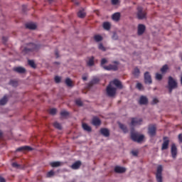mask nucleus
<instances>
[{
  "label": "nucleus",
  "instance_id": "obj_1",
  "mask_svg": "<svg viewBox=\"0 0 182 182\" xmlns=\"http://www.w3.org/2000/svg\"><path fill=\"white\" fill-rule=\"evenodd\" d=\"M177 81L173 78V77L169 76L168 80V89L170 94L172 93L173 89H177Z\"/></svg>",
  "mask_w": 182,
  "mask_h": 182
},
{
  "label": "nucleus",
  "instance_id": "obj_2",
  "mask_svg": "<svg viewBox=\"0 0 182 182\" xmlns=\"http://www.w3.org/2000/svg\"><path fill=\"white\" fill-rule=\"evenodd\" d=\"M37 49H39V46L30 43L27 45L26 48H24L23 50H22V53L26 55V53H29V52H33V50H37Z\"/></svg>",
  "mask_w": 182,
  "mask_h": 182
},
{
  "label": "nucleus",
  "instance_id": "obj_3",
  "mask_svg": "<svg viewBox=\"0 0 182 182\" xmlns=\"http://www.w3.org/2000/svg\"><path fill=\"white\" fill-rule=\"evenodd\" d=\"M136 16H137V18L139 20L146 19V18H147V12L143 10V8L141 6H138Z\"/></svg>",
  "mask_w": 182,
  "mask_h": 182
},
{
  "label": "nucleus",
  "instance_id": "obj_4",
  "mask_svg": "<svg viewBox=\"0 0 182 182\" xmlns=\"http://www.w3.org/2000/svg\"><path fill=\"white\" fill-rule=\"evenodd\" d=\"M131 139L133 141L136 143H141L144 140V135H140L137 133H131Z\"/></svg>",
  "mask_w": 182,
  "mask_h": 182
},
{
  "label": "nucleus",
  "instance_id": "obj_5",
  "mask_svg": "<svg viewBox=\"0 0 182 182\" xmlns=\"http://www.w3.org/2000/svg\"><path fill=\"white\" fill-rule=\"evenodd\" d=\"M112 63L114 65L109 64V65L103 66V69L105 70H113L116 72V70H119V61H113Z\"/></svg>",
  "mask_w": 182,
  "mask_h": 182
},
{
  "label": "nucleus",
  "instance_id": "obj_6",
  "mask_svg": "<svg viewBox=\"0 0 182 182\" xmlns=\"http://www.w3.org/2000/svg\"><path fill=\"white\" fill-rule=\"evenodd\" d=\"M106 90H107V96H109V97H113L116 95V92H117V89H116V87H112V85L109 84L107 87Z\"/></svg>",
  "mask_w": 182,
  "mask_h": 182
},
{
  "label": "nucleus",
  "instance_id": "obj_7",
  "mask_svg": "<svg viewBox=\"0 0 182 182\" xmlns=\"http://www.w3.org/2000/svg\"><path fill=\"white\" fill-rule=\"evenodd\" d=\"M161 173H163V166L161 165H159L157 167L156 173V178L157 182H163V176Z\"/></svg>",
  "mask_w": 182,
  "mask_h": 182
},
{
  "label": "nucleus",
  "instance_id": "obj_8",
  "mask_svg": "<svg viewBox=\"0 0 182 182\" xmlns=\"http://www.w3.org/2000/svg\"><path fill=\"white\" fill-rule=\"evenodd\" d=\"M157 132V127L156 125H150L148 128V134L150 137H154L156 136V133Z\"/></svg>",
  "mask_w": 182,
  "mask_h": 182
},
{
  "label": "nucleus",
  "instance_id": "obj_9",
  "mask_svg": "<svg viewBox=\"0 0 182 182\" xmlns=\"http://www.w3.org/2000/svg\"><path fill=\"white\" fill-rule=\"evenodd\" d=\"M144 82L146 85H151L153 83V80H151V75H150V73L146 72L144 75Z\"/></svg>",
  "mask_w": 182,
  "mask_h": 182
},
{
  "label": "nucleus",
  "instance_id": "obj_10",
  "mask_svg": "<svg viewBox=\"0 0 182 182\" xmlns=\"http://www.w3.org/2000/svg\"><path fill=\"white\" fill-rule=\"evenodd\" d=\"M87 66L92 68V66H95V57H87L86 60Z\"/></svg>",
  "mask_w": 182,
  "mask_h": 182
},
{
  "label": "nucleus",
  "instance_id": "obj_11",
  "mask_svg": "<svg viewBox=\"0 0 182 182\" xmlns=\"http://www.w3.org/2000/svg\"><path fill=\"white\" fill-rule=\"evenodd\" d=\"M143 119L141 118H132L131 126H137L141 124Z\"/></svg>",
  "mask_w": 182,
  "mask_h": 182
},
{
  "label": "nucleus",
  "instance_id": "obj_12",
  "mask_svg": "<svg viewBox=\"0 0 182 182\" xmlns=\"http://www.w3.org/2000/svg\"><path fill=\"white\" fill-rule=\"evenodd\" d=\"M168 144H170V140L167 139V136H164L161 150H167V149H168Z\"/></svg>",
  "mask_w": 182,
  "mask_h": 182
},
{
  "label": "nucleus",
  "instance_id": "obj_13",
  "mask_svg": "<svg viewBox=\"0 0 182 182\" xmlns=\"http://www.w3.org/2000/svg\"><path fill=\"white\" fill-rule=\"evenodd\" d=\"M171 153L173 159H176L177 157V146H176V144H172Z\"/></svg>",
  "mask_w": 182,
  "mask_h": 182
},
{
  "label": "nucleus",
  "instance_id": "obj_14",
  "mask_svg": "<svg viewBox=\"0 0 182 182\" xmlns=\"http://www.w3.org/2000/svg\"><path fill=\"white\" fill-rule=\"evenodd\" d=\"M146 31V26L144 24H139L138 25V31L137 34L140 36L144 33Z\"/></svg>",
  "mask_w": 182,
  "mask_h": 182
},
{
  "label": "nucleus",
  "instance_id": "obj_15",
  "mask_svg": "<svg viewBox=\"0 0 182 182\" xmlns=\"http://www.w3.org/2000/svg\"><path fill=\"white\" fill-rule=\"evenodd\" d=\"M114 172L118 173L119 174H123V173H126V168L122 166H115Z\"/></svg>",
  "mask_w": 182,
  "mask_h": 182
},
{
  "label": "nucleus",
  "instance_id": "obj_16",
  "mask_svg": "<svg viewBox=\"0 0 182 182\" xmlns=\"http://www.w3.org/2000/svg\"><path fill=\"white\" fill-rule=\"evenodd\" d=\"M13 70L14 72H16V73H25L26 72V69L23 67H15L13 68Z\"/></svg>",
  "mask_w": 182,
  "mask_h": 182
},
{
  "label": "nucleus",
  "instance_id": "obj_17",
  "mask_svg": "<svg viewBox=\"0 0 182 182\" xmlns=\"http://www.w3.org/2000/svg\"><path fill=\"white\" fill-rule=\"evenodd\" d=\"M80 166H82V162L80 161H77L73 164L71 168H73V170H78V168H80Z\"/></svg>",
  "mask_w": 182,
  "mask_h": 182
},
{
  "label": "nucleus",
  "instance_id": "obj_18",
  "mask_svg": "<svg viewBox=\"0 0 182 182\" xmlns=\"http://www.w3.org/2000/svg\"><path fill=\"white\" fill-rule=\"evenodd\" d=\"M113 85H114V86H116V87H117L118 89H123V85H122V82H120V80H117V79H114L112 81Z\"/></svg>",
  "mask_w": 182,
  "mask_h": 182
},
{
  "label": "nucleus",
  "instance_id": "obj_19",
  "mask_svg": "<svg viewBox=\"0 0 182 182\" xmlns=\"http://www.w3.org/2000/svg\"><path fill=\"white\" fill-rule=\"evenodd\" d=\"M32 151V148L28 146H21L16 149V151Z\"/></svg>",
  "mask_w": 182,
  "mask_h": 182
},
{
  "label": "nucleus",
  "instance_id": "obj_20",
  "mask_svg": "<svg viewBox=\"0 0 182 182\" xmlns=\"http://www.w3.org/2000/svg\"><path fill=\"white\" fill-rule=\"evenodd\" d=\"M100 133H101V134L105 136V137H109V136H110V132L109 131V129H107L106 128L101 129Z\"/></svg>",
  "mask_w": 182,
  "mask_h": 182
},
{
  "label": "nucleus",
  "instance_id": "obj_21",
  "mask_svg": "<svg viewBox=\"0 0 182 182\" xmlns=\"http://www.w3.org/2000/svg\"><path fill=\"white\" fill-rule=\"evenodd\" d=\"M99 82H100V80L98 77H93L92 80L88 83V86L92 87L93 85H97V83H99Z\"/></svg>",
  "mask_w": 182,
  "mask_h": 182
},
{
  "label": "nucleus",
  "instance_id": "obj_22",
  "mask_svg": "<svg viewBox=\"0 0 182 182\" xmlns=\"http://www.w3.org/2000/svg\"><path fill=\"white\" fill-rule=\"evenodd\" d=\"M149 100L144 96H141L139 99V105H147Z\"/></svg>",
  "mask_w": 182,
  "mask_h": 182
},
{
  "label": "nucleus",
  "instance_id": "obj_23",
  "mask_svg": "<svg viewBox=\"0 0 182 182\" xmlns=\"http://www.w3.org/2000/svg\"><path fill=\"white\" fill-rule=\"evenodd\" d=\"M36 27V25L33 23H28L26 24V28L27 29L35 30Z\"/></svg>",
  "mask_w": 182,
  "mask_h": 182
},
{
  "label": "nucleus",
  "instance_id": "obj_24",
  "mask_svg": "<svg viewBox=\"0 0 182 182\" xmlns=\"http://www.w3.org/2000/svg\"><path fill=\"white\" fill-rule=\"evenodd\" d=\"M102 122L100 121V119L97 117H94L92 119V124L94 126H100Z\"/></svg>",
  "mask_w": 182,
  "mask_h": 182
},
{
  "label": "nucleus",
  "instance_id": "obj_25",
  "mask_svg": "<svg viewBox=\"0 0 182 182\" xmlns=\"http://www.w3.org/2000/svg\"><path fill=\"white\" fill-rule=\"evenodd\" d=\"M102 27L105 31H110L111 25L110 23L106 21L102 24Z\"/></svg>",
  "mask_w": 182,
  "mask_h": 182
},
{
  "label": "nucleus",
  "instance_id": "obj_26",
  "mask_svg": "<svg viewBox=\"0 0 182 182\" xmlns=\"http://www.w3.org/2000/svg\"><path fill=\"white\" fill-rule=\"evenodd\" d=\"M51 167H60L62 166V162L60 161H53L50 163Z\"/></svg>",
  "mask_w": 182,
  "mask_h": 182
},
{
  "label": "nucleus",
  "instance_id": "obj_27",
  "mask_svg": "<svg viewBox=\"0 0 182 182\" xmlns=\"http://www.w3.org/2000/svg\"><path fill=\"white\" fill-rule=\"evenodd\" d=\"M65 85L68 87H73V82H72V80H70V78H66L65 79Z\"/></svg>",
  "mask_w": 182,
  "mask_h": 182
},
{
  "label": "nucleus",
  "instance_id": "obj_28",
  "mask_svg": "<svg viewBox=\"0 0 182 182\" xmlns=\"http://www.w3.org/2000/svg\"><path fill=\"white\" fill-rule=\"evenodd\" d=\"M112 19L113 21H116L117 22L118 21H120V13H115L112 15Z\"/></svg>",
  "mask_w": 182,
  "mask_h": 182
},
{
  "label": "nucleus",
  "instance_id": "obj_29",
  "mask_svg": "<svg viewBox=\"0 0 182 182\" xmlns=\"http://www.w3.org/2000/svg\"><path fill=\"white\" fill-rule=\"evenodd\" d=\"M119 128L121 129V130H122V132H124V133H127V132H129V130L127 129V127L122 123L119 124Z\"/></svg>",
  "mask_w": 182,
  "mask_h": 182
},
{
  "label": "nucleus",
  "instance_id": "obj_30",
  "mask_svg": "<svg viewBox=\"0 0 182 182\" xmlns=\"http://www.w3.org/2000/svg\"><path fill=\"white\" fill-rule=\"evenodd\" d=\"M77 16L78 18H85V16H86V13L85 12V10H80L78 12H77Z\"/></svg>",
  "mask_w": 182,
  "mask_h": 182
},
{
  "label": "nucleus",
  "instance_id": "obj_31",
  "mask_svg": "<svg viewBox=\"0 0 182 182\" xmlns=\"http://www.w3.org/2000/svg\"><path fill=\"white\" fill-rule=\"evenodd\" d=\"M133 75L135 77H139V76H140V70L138 68H135L134 69Z\"/></svg>",
  "mask_w": 182,
  "mask_h": 182
},
{
  "label": "nucleus",
  "instance_id": "obj_32",
  "mask_svg": "<svg viewBox=\"0 0 182 182\" xmlns=\"http://www.w3.org/2000/svg\"><path fill=\"white\" fill-rule=\"evenodd\" d=\"M7 102H8V97L5 95L1 100H0V105L1 106H4V105H6Z\"/></svg>",
  "mask_w": 182,
  "mask_h": 182
},
{
  "label": "nucleus",
  "instance_id": "obj_33",
  "mask_svg": "<svg viewBox=\"0 0 182 182\" xmlns=\"http://www.w3.org/2000/svg\"><path fill=\"white\" fill-rule=\"evenodd\" d=\"M82 129H84L85 132H92V127L85 123L82 124Z\"/></svg>",
  "mask_w": 182,
  "mask_h": 182
},
{
  "label": "nucleus",
  "instance_id": "obj_34",
  "mask_svg": "<svg viewBox=\"0 0 182 182\" xmlns=\"http://www.w3.org/2000/svg\"><path fill=\"white\" fill-rule=\"evenodd\" d=\"M94 40L95 42H101V41H103V37H102L100 35H95L94 36Z\"/></svg>",
  "mask_w": 182,
  "mask_h": 182
},
{
  "label": "nucleus",
  "instance_id": "obj_35",
  "mask_svg": "<svg viewBox=\"0 0 182 182\" xmlns=\"http://www.w3.org/2000/svg\"><path fill=\"white\" fill-rule=\"evenodd\" d=\"M28 63L29 66H31V68H33V69H35L36 68V65H35V61H33L32 60H28Z\"/></svg>",
  "mask_w": 182,
  "mask_h": 182
},
{
  "label": "nucleus",
  "instance_id": "obj_36",
  "mask_svg": "<svg viewBox=\"0 0 182 182\" xmlns=\"http://www.w3.org/2000/svg\"><path fill=\"white\" fill-rule=\"evenodd\" d=\"M168 70V65H164L161 68V72L162 73H166Z\"/></svg>",
  "mask_w": 182,
  "mask_h": 182
},
{
  "label": "nucleus",
  "instance_id": "obj_37",
  "mask_svg": "<svg viewBox=\"0 0 182 182\" xmlns=\"http://www.w3.org/2000/svg\"><path fill=\"white\" fill-rule=\"evenodd\" d=\"M53 126L55 129H58V130H62V125L58 122H54Z\"/></svg>",
  "mask_w": 182,
  "mask_h": 182
},
{
  "label": "nucleus",
  "instance_id": "obj_38",
  "mask_svg": "<svg viewBox=\"0 0 182 182\" xmlns=\"http://www.w3.org/2000/svg\"><path fill=\"white\" fill-rule=\"evenodd\" d=\"M9 85H11V86H14V87H16V86H18V82L14 80H11L9 82Z\"/></svg>",
  "mask_w": 182,
  "mask_h": 182
},
{
  "label": "nucleus",
  "instance_id": "obj_39",
  "mask_svg": "<svg viewBox=\"0 0 182 182\" xmlns=\"http://www.w3.org/2000/svg\"><path fill=\"white\" fill-rule=\"evenodd\" d=\"M69 115V112L68 111H62L60 112V116H62V117H67V116Z\"/></svg>",
  "mask_w": 182,
  "mask_h": 182
},
{
  "label": "nucleus",
  "instance_id": "obj_40",
  "mask_svg": "<svg viewBox=\"0 0 182 182\" xmlns=\"http://www.w3.org/2000/svg\"><path fill=\"white\" fill-rule=\"evenodd\" d=\"M106 63H107V60L106 58H102L101 60V66H102V68H103V66H107V65H106Z\"/></svg>",
  "mask_w": 182,
  "mask_h": 182
},
{
  "label": "nucleus",
  "instance_id": "obj_41",
  "mask_svg": "<svg viewBox=\"0 0 182 182\" xmlns=\"http://www.w3.org/2000/svg\"><path fill=\"white\" fill-rule=\"evenodd\" d=\"M156 80H161V79H163V75H161L160 73H156Z\"/></svg>",
  "mask_w": 182,
  "mask_h": 182
},
{
  "label": "nucleus",
  "instance_id": "obj_42",
  "mask_svg": "<svg viewBox=\"0 0 182 182\" xmlns=\"http://www.w3.org/2000/svg\"><path fill=\"white\" fill-rule=\"evenodd\" d=\"M98 48L100 50H102L103 52H105L106 50V48H105L102 43H100Z\"/></svg>",
  "mask_w": 182,
  "mask_h": 182
},
{
  "label": "nucleus",
  "instance_id": "obj_43",
  "mask_svg": "<svg viewBox=\"0 0 182 182\" xmlns=\"http://www.w3.org/2000/svg\"><path fill=\"white\" fill-rule=\"evenodd\" d=\"M75 105H77V106H83V102L80 100H75Z\"/></svg>",
  "mask_w": 182,
  "mask_h": 182
},
{
  "label": "nucleus",
  "instance_id": "obj_44",
  "mask_svg": "<svg viewBox=\"0 0 182 182\" xmlns=\"http://www.w3.org/2000/svg\"><path fill=\"white\" fill-rule=\"evenodd\" d=\"M60 80H62V78L60 77L58 75L55 77V83H60Z\"/></svg>",
  "mask_w": 182,
  "mask_h": 182
},
{
  "label": "nucleus",
  "instance_id": "obj_45",
  "mask_svg": "<svg viewBox=\"0 0 182 182\" xmlns=\"http://www.w3.org/2000/svg\"><path fill=\"white\" fill-rule=\"evenodd\" d=\"M136 89H138L139 90H143V85H141V83L138 82L136 84Z\"/></svg>",
  "mask_w": 182,
  "mask_h": 182
},
{
  "label": "nucleus",
  "instance_id": "obj_46",
  "mask_svg": "<svg viewBox=\"0 0 182 182\" xmlns=\"http://www.w3.org/2000/svg\"><path fill=\"white\" fill-rule=\"evenodd\" d=\"M49 113L50 114H56V109L55 108H53V109H50V111H49Z\"/></svg>",
  "mask_w": 182,
  "mask_h": 182
},
{
  "label": "nucleus",
  "instance_id": "obj_47",
  "mask_svg": "<svg viewBox=\"0 0 182 182\" xmlns=\"http://www.w3.org/2000/svg\"><path fill=\"white\" fill-rule=\"evenodd\" d=\"M131 154H132V156H134V157H137V156H139V151H131Z\"/></svg>",
  "mask_w": 182,
  "mask_h": 182
},
{
  "label": "nucleus",
  "instance_id": "obj_48",
  "mask_svg": "<svg viewBox=\"0 0 182 182\" xmlns=\"http://www.w3.org/2000/svg\"><path fill=\"white\" fill-rule=\"evenodd\" d=\"M55 175V172L53 171H50L47 173V177H52V176Z\"/></svg>",
  "mask_w": 182,
  "mask_h": 182
},
{
  "label": "nucleus",
  "instance_id": "obj_49",
  "mask_svg": "<svg viewBox=\"0 0 182 182\" xmlns=\"http://www.w3.org/2000/svg\"><path fill=\"white\" fill-rule=\"evenodd\" d=\"M156 103H159V100L157 98H154L152 100L151 104L152 105H156Z\"/></svg>",
  "mask_w": 182,
  "mask_h": 182
},
{
  "label": "nucleus",
  "instance_id": "obj_50",
  "mask_svg": "<svg viewBox=\"0 0 182 182\" xmlns=\"http://www.w3.org/2000/svg\"><path fill=\"white\" fill-rule=\"evenodd\" d=\"M118 38L119 37L117 36V34L114 33L112 36V39H114V41H117Z\"/></svg>",
  "mask_w": 182,
  "mask_h": 182
},
{
  "label": "nucleus",
  "instance_id": "obj_51",
  "mask_svg": "<svg viewBox=\"0 0 182 182\" xmlns=\"http://www.w3.org/2000/svg\"><path fill=\"white\" fill-rule=\"evenodd\" d=\"M12 166H13V167H15L16 168H18L20 167V165L18 164L16 162H14V163L12 164Z\"/></svg>",
  "mask_w": 182,
  "mask_h": 182
},
{
  "label": "nucleus",
  "instance_id": "obj_52",
  "mask_svg": "<svg viewBox=\"0 0 182 182\" xmlns=\"http://www.w3.org/2000/svg\"><path fill=\"white\" fill-rule=\"evenodd\" d=\"M119 4V0H112V5H117Z\"/></svg>",
  "mask_w": 182,
  "mask_h": 182
},
{
  "label": "nucleus",
  "instance_id": "obj_53",
  "mask_svg": "<svg viewBox=\"0 0 182 182\" xmlns=\"http://www.w3.org/2000/svg\"><path fill=\"white\" fill-rule=\"evenodd\" d=\"M178 140L181 143H182V134H178Z\"/></svg>",
  "mask_w": 182,
  "mask_h": 182
},
{
  "label": "nucleus",
  "instance_id": "obj_54",
  "mask_svg": "<svg viewBox=\"0 0 182 182\" xmlns=\"http://www.w3.org/2000/svg\"><path fill=\"white\" fill-rule=\"evenodd\" d=\"M0 182H6V181L5 180V178L2 176H0Z\"/></svg>",
  "mask_w": 182,
  "mask_h": 182
},
{
  "label": "nucleus",
  "instance_id": "obj_55",
  "mask_svg": "<svg viewBox=\"0 0 182 182\" xmlns=\"http://www.w3.org/2000/svg\"><path fill=\"white\" fill-rule=\"evenodd\" d=\"M55 55L56 58H59V53L58 52V50H55Z\"/></svg>",
  "mask_w": 182,
  "mask_h": 182
},
{
  "label": "nucleus",
  "instance_id": "obj_56",
  "mask_svg": "<svg viewBox=\"0 0 182 182\" xmlns=\"http://www.w3.org/2000/svg\"><path fill=\"white\" fill-rule=\"evenodd\" d=\"M82 80H85V81L87 80V77L86 75H83Z\"/></svg>",
  "mask_w": 182,
  "mask_h": 182
},
{
  "label": "nucleus",
  "instance_id": "obj_57",
  "mask_svg": "<svg viewBox=\"0 0 182 182\" xmlns=\"http://www.w3.org/2000/svg\"><path fill=\"white\" fill-rule=\"evenodd\" d=\"M2 40L4 41V42H6V41H8V38L4 36L2 38Z\"/></svg>",
  "mask_w": 182,
  "mask_h": 182
},
{
  "label": "nucleus",
  "instance_id": "obj_58",
  "mask_svg": "<svg viewBox=\"0 0 182 182\" xmlns=\"http://www.w3.org/2000/svg\"><path fill=\"white\" fill-rule=\"evenodd\" d=\"M0 136H2V132L0 131Z\"/></svg>",
  "mask_w": 182,
  "mask_h": 182
},
{
  "label": "nucleus",
  "instance_id": "obj_59",
  "mask_svg": "<svg viewBox=\"0 0 182 182\" xmlns=\"http://www.w3.org/2000/svg\"><path fill=\"white\" fill-rule=\"evenodd\" d=\"M48 1H52V0H48Z\"/></svg>",
  "mask_w": 182,
  "mask_h": 182
}]
</instances>
